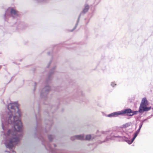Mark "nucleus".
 Here are the masks:
<instances>
[{"mask_svg":"<svg viewBox=\"0 0 153 153\" xmlns=\"http://www.w3.org/2000/svg\"><path fill=\"white\" fill-rule=\"evenodd\" d=\"M142 124H141L140 125V127H139V130H140V128H141V127H142Z\"/></svg>","mask_w":153,"mask_h":153,"instance_id":"nucleus-15","label":"nucleus"},{"mask_svg":"<svg viewBox=\"0 0 153 153\" xmlns=\"http://www.w3.org/2000/svg\"><path fill=\"white\" fill-rule=\"evenodd\" d=\"M89 6L88 5H85V7L83 10V12L85 13L87 12L89 9Z\"/></svg>","mask_w":153,"mask_h":153,"instance_id":"nucleus-8","label":"nucleus"},{"mask_svg":"<svg viewBox=\"0 0 153 153\" xmlns=\"http://www.w3.org/2000/svg\"><path fill=\"white\" fill-rule=\"evenodd\" d=\"M92 138V137L91 135H87L85 138V140H90Z\"/></svg>","mask_w":153,"mask_h":153,"instance_id":"nucleus-9","label":"nucleus"},{"mask_svg":"<svg viewBox=\"0 0 153 153\" xmlns=\"http://www.w3.org/2000/svg\"><path fill=\"white\" fill-rule=\"evenodd\" d=\"M148 105V101L146 98L142 99L140 105L139 110V112L142 113L144 111H147L151 109V107H147L146 106Z\"/></svg>","mask_w":153,"mask_h":153,"instance_id":"nucleus-2","label":"nucleus"},{"mask_svg":"<svg viewBox=\"0 0 153 153\" xmlns=\"http://www.w3.org/2000/svg\"><path fill=\"white\" fill-rule=\"evenodd\" d=\"M1 66H0V69H1Z\"/></svg>","mask_w":153,"mask_h":153,"instance_id":"nucleus-18","label":"nucleus"},{"mask_svg":"<svg viewBox=\"0 0 153 153\" xmlns=\"http://www.w3.org/2000/svg\"><path fill=\"white\" fill-rule=\"evenodd\" d=\"M7 153H9V152H7Z\"/></svg>","mask_w":153,"mask_h":153,"instance_id":"nucleus-19","label":"nucleus"},{"mask_svg":"<svg viewBox=\"0 0 153 153\" xmlns=\"http://www.w3.org/2000/svg\"><path fill=\"white\" fill-rule=\"evenodd\" d=\"M10 14L12 16H17L18 12L16 10L12 7H9L7 10L6 12V16H8Z\"/></svg>","mask_w":153,"mask_h":153,"instance_id":"nucleus-3","label":"nucleus"},{"mask_svg":"<svg viewBox=\"0 0 153 153\" xmlns=\"http://www.w3.org/2000/svg\"><path fill=\"white\" fill-rule=\"evenodd\" d=\"M50 87L49 86H47L43 88V91L45 94H46L50 91Z\"/></svg>","mask_w":153,"mask_h":153,"instance_id":"nucleus-7","label":"nucleus"},{"mask_svg":"<svg viewBox=\"0 0 153 153\" xmlns=\"http://www.w3.org/2000/svg\"><path fill=\"white\" fill-rule=\"evenodd\" d=\"M8 107L9 111L8 114H2L1 116V126L3 130L1 132V136L4 138L2 143L7 148L12 149L20 140V136L18 132L22 130L23 126L19 119L21 113L18 103H10Z\"/></svg>","mask_w":153,"mask_h":153,"instance_id":"nucleus-1","label":"nucleus"},{"mask_svg":"<svg viewBox=\"0 0 153 153\" xmlns=\"http://www.w3.org/2000/svg\"><path fill=\"white\" fill-rule=\"evenodd\" d=\"M120 115H123V114H128L131 113H132V111L131 109H128L120 111Z\"/></svg>","mask_w":153,"mask_h":153,"instance_id":"nucleus-4","label":"nucleus"},{"mask_svg":"<svg viewBox=\"0 0 153 153\" xmlns=\"http://www.w3.org/2000/svg\"><path fill=\"white\" fill-rule=\"evenodd\" d=\"M140 130H139V129L137 131V133H139V131H140Z\"/></svg>","mask_w":153,"mask_h":153,"instance_id":"nucleus-16","label":"nucleus"},{"mask_svg":"<svg viewBox=\"0 0 153 153\" xmlns=\"http://www.w3.org/2000/svg\"><path fill=\"white\" fill-rule=\"evenodd\" d=\"M116 85V84H114V83L112 82L111 83V85L113 86V87H114V85Z\"/></svg>","mask_w":153,"mask_h":153,"instance_id":"nucleus-14","label":"nucleus"},{"mask_svg":"<svg viewBox=\"0 0 153 153\" xmlns=\"http://www.w3.org/2000/svg\"><path fill=\"white\" fill-rule=\"evenodd\" d=\"M131 125V123H130V122L128 123H126V124L123 125V127L124 128H126L128 126H130Z\"/></svg>","mask_w":153,"mask_h":153,"instance_id":"nucleus-10","label":"nucleus"},{"mask_svg":"<svg viewBox=\"0 0 153 153\" xmlns=\"http://www.w3.org/2000/svg\"><path fill=\"white\" fill-rule=\"evenodd\" d=\"M120 115V111L113 112L108 115L109 117H114L117 116L118 115Z\"/></svg>","mask_w":153,"mask_h":153,"instance_id":"nucleus-5","label":"nucleus"},{"mask_svg":"<svg viewBox=\"0 0 153 153\" xmlns=\"http://www.w3.org/2000/svg\"><path fill=\"white\" fill-rule=\"evenodd\" d=\"M138 134V133H137V132L135 134L134 137L132 138V141H134V140L135 139V138L137 136Z\"/></svg>","mask_w":153,"mask_h":153,"instance_id":"nucleus-12","label":"nucleus"},{"mask_svg":"<svg viewBox=\"0 0 153 153\" xmlns=\"http://www.w3.org/2000/svg\"><path fill=\"white\" fill-rule=\"evenodd\" d=\"M137 112H138L137 111L132 112L131 113H132V114H130V116H132L134 114H137Z\"/></svg>","mask_w":153,"mask_h":153,"instance_id":"nucleus-13","label":"nucleus"},{"mask_svg":"<svg viewBox=\"0 0 153 153\" xmlns=\"http://www.w3.org/2000/svg\"><path fill=\"white\" fill-rule=\"evenodd\" d=\"M126 141L129 144H131L133 141H132V139L131 140H126Z\"/></svg>","mask_w":153,"mask_h":153,"instance_id":"nucleus-11","label":"nucleus"},{"mask_svg":"<svg viewBox=\"0 0 153 153\" xmlns=\"http://www.w3.org/2000/svg\"><path fill=\"white\" fill-rule=\"evenodd\" d=\"M74 139H72V140H74V139H77L79 140H85V138L84 136L83 135H78L75 136L74 137Z\"/></svg>","mask_w":153,"mask_h":153,"instance_id":"nucleus-6","label":"nucleus"},{"mask_svg":"<svg viewBox=\"0 0 153 153\" xmlns=\"http://www.w3.org/2000/svg\"><path fill=\"white\" fill-rule=\"evenodd\" d=\"M12 152H13V153H16L13 150H12Z\"/></svg>","mask_w":153,"mask_h":153,"instance_id":"nucleus-17","label":"nucleus"}]
</instances>
